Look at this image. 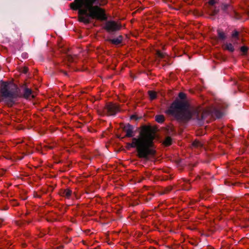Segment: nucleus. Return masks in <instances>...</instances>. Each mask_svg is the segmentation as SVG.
Masks as SVG:
<instances>
[{
  "mask_svg": "<svg viewBox=\"0 0 249 249\" xmlns=\"http://www.w3.org/2000/svg\"><path fill=\"white\" fill-rule=\"evenodd\" d=\"M148 94L151 100H154L156 98V93L153 91H149Z\"/></svg>",
  "mask_w": 249,
  "mask_h": 249,
  "instance_id": "obj_16",
  "label": "nucleus"
},
{
  "mask_svg": "<svg viewBox=\"0 0 249 249\" xmlns=\"http://www.w3.org/2000/svg\"><path fill=\"white\" fill-rule=\"evenodd\" d=\"M35 95L32 90L27 88L26 86H22L21 90L19 89V95L18 97H23L26 99H31L35 98Z\"/></svg>",
  "mask_w": 249,
  "mask_h": 249,
  "instance_id": "obj_6",
  "label": "nucleus"
},
{
  "mask_svg": "<svg viewBox=\"0 0 249 249\" xmlns=\"http://www.w3.org/2000/svg\"><path fill=\"white\" fill-rule=\"evenodd\" d=\"M0 101L9 107H12L15 103V99L19 95V89L12 82H2L0 84Z\"/></svg>",
  "mask_w": 249,
  "mask_h": 249,
  "instance_id": "obj_4",
  "label": "nucleus"
},
{
  "mask_svg": "<svg viewBox=\"0 0 249 249\" xmlns=\"http://www.w3.org/2000/svg\"><path fill=\"white\" fill-rule=\"evenodd\" d=\"M100 0H74L71 3V9L78 11V19L80 22L89 23L93 19L106 20L105 10L100 7Z\"/></svg>",
  "mask_w": 249,
  "mask_h": 249,
  "instance_id": "obj_2",
  "label": "nucleus"
},
{
  "mask_svg": "<svg viewBox=\"0 0 249 249\" xmlns=\"http://www.w3.org/2000/svg\"><path fill=\"white\" fill-rule=\"evenodd\" d=\"M154 136L147 131L141 132L140 137L133 138L131 143H128V146L136 148L138 156L141 158L147 159L149 156L153 155L155 151L152 148Z\"/></svg>",
  "mask_w": 249,
  "mask_h": 249,
  "instance_id": "obj_3",
  "label": "nucleus"
},
{
  "mask_svg": "<svg viewBox=\"0 0 249 249\" xmlns=\"http://www.w3.org/2000/svg\"><path fill=\"white\" fill-rule=\"evenodd\" d=\"M172 139L170 137H167L164 141V144L166 146L170 145L171 144Z\"/></svg>",
  "mask_w": 249,
  "mask_h": 249,
  "instance_id": "obj_17",
  "label": "nucleus"
},
{
  "mask_svg": "<svg viewBox=\"0 0 249 249\" xmlns=\"http://www.w3.org/2000/svg\"><path fill=\"white\" fill-rule=\"evenodd\" d=\"M60 194L65 198L70 199L71 196L72 191L69 189H66L61 190Z\"/></svg>",
  "mask_w": 249,
  "mask_h": 249,
  "instance_id": "obj_11",
  "label": "nucleus"
},
{
  "mask_svg": "<svg viewBox=\"0 0 249 249\" xmlns=\"http://www.w3.org/2000/svg\"><path fill=\"white\" fill-rule=\"evenodd\" d=\"M122 40L123 37L121 36H120L117 38L110 39L109 41L112 44L117 45L122 43Z\"/></svg>",
  "mask_w": 249,
  "mask_h": 249,
  "instance_id": "obj_12",
  "label": "nucleus"
},
{
  "mask_svg": "<svg viewBox=\"0 0 249 249\" xmlns=\"http://www.w3.org/2000/svg\"><path fill=\"white\" fill-rule=\"evenodd\" d=\"M223 48L230 52H233L235 50L233 45L231 42H225L223 45Z\"/></svg>",
  "mask_w": 249,
  "mask_h": 249,
  "instance_id": "obj_10",
  "label": "nucleus"
},
{
  "mask_svg": "<svg viewBox=\"0 0 249 249\" xmlns=\"http://www.w3.org/2000/svg\"><path fill=\"white\" fill-rule=\"evenodd\" d=\"M209 3L211 5H213L215 3V0H210Z\"/></svg>",
  "mask_w": 249,
  "mask_h": 249,
  "instance_id": "obj_21",
  "label": "nucleus"
},
{
  "mask_svg": "<svg viewBox=\"0 0 249 249\" xmlns=\"http://www.w3.org/2000/svg\"><path fill=\"white\" fill-rule=\"evenodd\" d=\"M217 34L218 37L220 40H223L226 38L227 36L226 34L221 30L218 29L217 30Z\"/></svg>",
  "mask_w": 249,
  "mask_h": 249,
  "instance_id": "obj_13",
  "label": "nucleus"
},
{
  "mask_svg": "<svg viewBox=\"0 0 249 249\" xmlns=\"http://www.w3.org/2000/svg\"><path fill=\"white\" fill-rule=\"evenodd\" d=\"M27 55L26 53H23L22 55L23 58H27Z\"/></svg>",
  "mask_w": 249,
  "mask_h": 249,
  "instance_id": "obj_22",
  "label": "nucleus"
},
{
  "mask_svg": "<svg viewBox=\"0 0 249 249\" xmlns=\"http://www.w3.org/2000/svg\"><path fill=\"white\" fill-rule=\"evenodd\" d=\"M192 145L195 147H201L202 146V144L198 141H195L193 142Z\"/></svg>",
  "mask_w": 249,
  "mask_h": 249,
  "instance_id": "obj_15",
  "label": "nucleus"
},
{
  "mask_svg": "<svg viewBox=\"0 0 249 249\" xmlns=\"http://www.w3.org/2000/svg\"><path fill=\"white\" fill-rule=\"evenodd\" d=\"M184 190H189V188H184Z\"/></svg>",
  "mask_w": 249,
  "mask_h": 249,
  "instance_id": "obj_23",
  "label": "nucleus"
},
{
  "mask_svg": "<svg viewBox=\"0 0 249 249\" xmlns=\"http://www.w3.org/2000/svg\"><path fill=\"white\" fill-rule=\"evenodd\" d=\"M240 50H241V51L242 52H243V53H246L247 52L248 48L246 46H242Z\"/></svg>",
  "mask_w": 249,
  "mask_h": 249,
  "instance_id": "obj_19",
  "label": "nucleus"
},
{
  "mask_svg": "<svg viewBox=\"0 0 249 249\" xmlns=\"http://www.w3.org/2000/svg\"><path fill=\"white\" fill-rule=\"evenodd\" d=\"M49 148H50V149H52V146H50V147H49Z\"/></svg>",
  "mask_w": 249,
  "mask_h": 249,
  "instance_id": "obj_24",
  "label": "nucleus"
},
{
  "mask_svg": "<svg viewBox=\"0 0 249 249\" xmlns=\"http://www.w3.org/2000/svg\"><path fill=\"white\" fill-rule=\"evenodd\" d=\"M156 121L159 123H162L164 121V117L162 115H157L155 117Z\"/></svg>",
  "mask_w": 249,
  "mask_h": 249,
  "instance_id": "obj_14",
  "label": "nucleus"
},
{
  "mask_svg": "<svg viewBox=\"0 0 249 249\" xmlns=\"http://www.w3.org/2000/svg\"><path fill=\"white\" fill-rule=\"evenodd\" d=\"M157 55H158V56L159 57L161 58H164L165 57L164 54L160 51H157Z\"/></svg>",
  "mask_w": 249,
  "mask_h": 249,
  "instance_id": "obj_18",
  "label": "nucleus"
},
{
  "mask_svg": "<svg viewBox=\"0 0 249 249\" xmlns=\"http://www.w3.org/2000/svg\"><path fill=\"white\" fill-rule=\"evenodd\" d=\"M119 111V107L117 105L111 103L107 105L104 109V113L108 116L115 115Z\"/></svg>",
  "mask_w": 249,
  "mask_h": 249,
  "instance_id": "obj_7",
  "label": "nucleus"
},
{
  "mask_svg": "<svg viewBox=\"0 0 249 249\" xmlns=\"http://www.w3.org/2000/svg\"><path fill=\"white\" fill-rule=\"evenodd\" d=\"M239 32L234 31L231 35V42L233 45H237L239 41Z\"/></svg>",
  "mask_w": 249,
  "mask_h": 249,
  "instance_id": "obj_9",
  "label": "nucleus"
},
{
  "mask_svg": "<svg viewBox=\"0 0 249 249\" xmlns=\"http://www.w3.org/2000/svg\"><path fill=\"white\" fill-rule=\"evenodd\" d=\"M103 28L108 33H112L119 30L121 25L113 20H107L104 23Z\"/></svg>",
  "mask_w": 249,
  "mask_h": 249,
  "instance_id": "obj_5",
  "label": "nucleus"
},
{
  "mask_svg": "<svg viewBox=\"0 0 249 249\" xmlns=\"http://www.w3.org/2000/svg\"><path fill=\"white\" fill-rule=\"evenodd\" d=\"M229 6V5L225 4L222 5V8L223 9V10H226V9H228Z\"/></svg>",
  "mask_w": 249,
  "mask_h": 249,
  "instance_id": "obj_20",
  "label": "nucleus"
},
{
  "mask_svg": "<svg viewBox=\"0 0 249 249\" xmlns=\"http://www.w3.org/2000/svg\"><path fill=\"white\" fill-rule=\"evenodd\" d=\"M124 131L126 133L125 137H133L134 136V127L129 124L125 125L123 127Z\"/></svg>",
  "mask_w": 249,
  "mask_h": 249,
  "instance_id": "obj_8",
  "label": "nucleus"
},
{
  "mask_svg": "<svg viewBox=\"0 0 249 249\" xmlns=\"http://www.w3.org/2000/svg\"><path fill=\"white\" fill-rule=\"evenodd\" d=\"M178 97L180 100H175L165 111L167 114L172 115L178 120H185L194 118L198 121H204L209 116H216L217 118L221 116V112L213 107L190 108L188 103L184 100L186 94L183 92L179 93Z\"/></svg>",
  "mask_w": 249,
  "mask_h": 249,
  "instance_id": "obj_1",
  "label": "nucleus"
}]
</instances>
